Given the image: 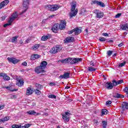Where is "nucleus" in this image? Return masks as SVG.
Returning a JSON list of instances; mask_svg holds the SVG:
<instances>
[{"label":"nucleus","instance_id":"1","mask_svg":"<svg viewBox=\"0 0 128 128\" xmlns=\"http://www.w3.org/2000/svg\"><path fill=\"white\" fill-rule=\"evenodd\" d=\"M46 8L50 10V12H55V10H58V8H60V5L58 4H54V5H50L47 4L45 6Z\"/></svg>","mask_w":128,"mask_h":128},{"label":"nucleus","instance_id":"2","mask_svg":"<svg viewBox=\"0 0 128 128\" xmlns=\"http://www.w3.org/2000/svg\"><path fill=\"white\" fill-rule=\"evenodd\" d=\"M62 49V46L60 45H57L55 46H54L50 50V54H58V52H60L61 51V50Z\"/></svg>","mask_w":128,"mask_h":128},{"label":"nucleus","instance_id":"3","mask_svg":"<svg viewBox=\"0 0 128 128\" xmlns=\"http://www.w3.org/2000/svg\"><path fill=\"white\" fill-rule=\"evenodd\" d=\"M82 62V58H70V64H78Z\"/></svg>","mask_w":128,"mask_h":128},{"label":"nucleus","instance_id":"4","mask_svg":"<svg viewBox=\"0 0 128 128\" xmlns=\"http://www.w3.org/2000/svg\"><path fill=\"white\" fill-rule=\"evenodd\" d=\"M30 4V0H24L23 1V6L24 8H26L24 10L22 11L21 13H20V14H25L26 12L28 10V4Z\"/></svg>","mask_w":128,"mask_h":128},{"label":"nucleus","instance_id":"5","mask_svg":"<svg viewBox=\"0 0 128 128\" xmlns=\"http://www.w3.org/2000/svg\"><path fill=\"white\" fill-rule=\"evenodd\" d=\"M70 113L68 112H66L64 114H62V118L65 122H70Z\"/></svg>","mask_w":128,"mask_h":128},{"label":"nucleus","instance_id":"6","mask_svg":"<svg viewBox=\"0 0 128 128\" xmlns=\"http://www.w3.org/2000/svg\"><path fill=\"white\" fill-rule=\"evenodd\" d=\"M35 72L36 74H44L46 72V70L44 68H42L40 66H37L35 68Z\"/></svg>","mask_w":128,"mask_h":128},{"label":"nucleus","instance_id":"7","mask_svg":"<svg viewBox=\"0 0 128 128\" xmlns=\"http://www.w3.org/2000/svg\"><path fill=\"white\" fill-rule=\"evenodd\" d=\"M70 73L68 72H65L63 75H60L59 78H61V80H68V78H70Z\"/></svg>","mask_w":128,"mask_h":128},{"label":"nucleus","instance_id":"8","mask_svg":"<svg viewBox=\"0 0 128 128\" xmlns=\"http://www.w3.org/2000/svg\"><path fill=\"white\" fill-rule=\"evenodd\" d=\"M7 60L9 62H12L14 64H18L20 62V60L16 59V58L12 57V58H8Z\"/></svg>","mask_w":128,"mask_h":128},{"label":"nucleus","instance_id":"9","mask_svg":"<svg viewBox=\"0 0 128 128\" xmlns=\"http://www.w3.org/2000/svg\"><path fill=\"white\" fill-rule=\"evenodd\" d=\"M92 4H97V6H102V8H104L106 6L104 3L96 0H93Z\"/></svg>","mask_w":128,"mask_h":128},{"label":"nucleus","instance_id":"10","mask_svg":"<svg viewBox=\"0 0 128 128\" xmlns=\"http://www.w3.org/2000/svg\"><path fill=\"white\" fill-rule=\"evenodd\" d=\"M58 24H55L52 27V30L53 32L56 34L58 32Z\"/></svg>","mask_w":128,"mask_h":128},{"label":"nucleus","instance_id":"11","mask_svg":"<svg viewBox=\"0 0 128 128\" xmlns=\"http://www.w3.org/2000/svg\"><path fill=\"white\" fill-rule=\"evenodd\" d=\"M74 41V37H68L64 40V42L66 44L72 42Z\"/></svg>","mask_w":128,"mask_h":128},{"label":"nucleus","instance_id":"12","mask_svg":"<svg viewBox=\"0 0 128 128\" xmlns=\"http://www.w3.org/2000/svg\"><path fill=\"white\" fill-rule=\"evenodd\" d=\"M50 38H52V35L50 34H48L46 36H43L41 38V40L43 42H46L48 40H50Z\"/></svg>","mask_w":128,"mask_h":128},{"label":"nucleus","instance_id":"13","mask_svg":"<svg viewBox=\"0 0 128 128\" xmlns=\"http://www.w3.org/2000/svg\"><path fill=\"white\" fill-rule=\"evenodd\" d=\"M105 86L107 90H112V88H114V85L112 83L108 82H106Z\"/></svg>","mask_w":128,"mask_h":128},{"label":"nucleus","instance_id":"14","mask_svg":"<svg viewBox=\"0 0 128 128\" xmlns=\"http://www.w3.org/2000/svg\"><path fill=\"white\" fill-rule=\"evenodd\" d=\"M27 114H30V116H40V113L36 112L34 110L28 111Z\"/></svg>","mask_w":128,"mask_h":128},{"label":"nucleus","instance_id":"15","mask_svg":"<svg viewBox=\"0 0 128 128\" xmlns=\"http://www.w3.org/2000/svg\"><path fill=\"white\" fill-rule=\"evenodd\" d=\"M70 58L58 60V62H62V64H70Z\"/></svg>","mask_w":128,"mask_h":128},{"label":"nucleus","instance_id":"16","mask_svg":"<svg viewBox=\"0 0 128 128\" xmlns=\"http://www.w3.org/2000/svg\"><path fill=\"white\" fill-rule=\"evenodd\" d=\"M40 58V55L38 54H34L30 56V60H38V58Z\"/></svg>","mask_w":128,"mask_h":128},{"label":"nucleus","instance_id":"17","mask_svg":"<svg viewBox=\"0 0 128 128\" xmlns=\"http://www.w3.org/2000/svg\"><path fill=\"white\" fill-rule=\"evenodd\" d=\"M70 4L72 6L71 12H74V10H76V2L73 1Z\"/></svg>","mask_w":128,"mask_h":128},{"label":"nucleus","instance_id":"18","mask_svg":"<svg viewBox=\"0 0 128 128\" xmlns=\"http://www.w3.org/2000/svg\"><path fill=\"white\" fill-rule=\"evenodd\" d=\"M8 2H10V0H5L3 1L0 4V8H4V6H7L8 4Z\"/></svg>","mask_w":128,"mask_h":128},{"label":"nucleus","instance_id":"19","mask_svg":"<svg viewBox=\"0 0 128 128\" xmlns=\"http://www.w3.org/2000/svg\"><path fill=\"white\" fill-rule=\"evenodd\" d=\"M113 98H124V96L119 94L118 93H114L113 94Z\"/></svg>","mask_w":128,"mask_h":128},{"label":"nucleus","instance_id":"20","mask_svg":"<svg viewBox=\"0 0 128 128\" xmlns=\"http://www.w3.org/2000/svg\"><path fill=\"white\" fill-rule=\"evenodd\" d=\"M122 110H128V102H122Z\"/></svg>","mask_w":128,"mask_h":128},{"label":"nucleus","instance_id":"21","mask_svg":"<svg viewBox=\"0 0 128 128\" xmlns=\"http://www.w3.org/2000/svg\"><path fill=\"white\" fill-rule=\"evenodd\" d=\"M74 34L78 36V34H80L82 32V30L80 29L78 27L74 28Z\"/></svg>","mask_w":128,"mask_h":128},{"label":"nucleus","instance_id":"22","mask_svg":"<svg viewBox=\"0 0 128 128\" xmlns=\"http://www.w3.org/2000/svg\"><path fill=\"white\" fill-rule=\"evenodd\" d=\"M46 66H48V62L46 61H42L40 63V66L44 70L46 68Z\"/></svg>","mask_w":128,"mask_h":128},{"label":"nucleus","instance_id":"23","mask_svg":"<svg viewBox=\"0 0 128 128\" xmlns=\"http://www.w3.org/2000/svg\"><path fill=\"white\" fill-rule=\"evenodd\" d=\"M33 92L34 91L32 90L30 88L28 87L26 91V96H30V94H32Z\"/></svg>","mask_w":128,"mask_h":128},{"label":"nucleus","instance_id":"24","mask_svg":"<svg viewBox=\"0 0 128 128\" xmlns=\"http://www.w3.org/2000/svg\"><path fill=\"white\" fill-rule=\"evenodd\" d=\"M96 12H98L96 14V18H102V16H104V13L102 12H98V10H96Z\"/></svg>","mask_w":128,"mask_h":128},{"label":"nucleus","instance_id":"25","mask_svg":"<svg viewBox=\"0 0 128 128\" xmlns=\"http://www.w3.org/2000/svg\"><path fill=\"white\" fill-rule=\"evenodd\" d=\"M24 80H18V82L16 83V86H24Z\"/></svg>","mask_w":128,"mask_h":128},{"label":"nucleus","instance_id":"26","mask_svg":"<svg viewBox=\"0 0 128 128\" xmlns=\"http://www.w3.org/2000/svg\"><path fill=\"white\" fill-rule=\"evenodd\" d=\"M121 28L123 30H128V24H122L121 26Z\"/></svg>","mask_w":128,"mask_h":128},{"label":"nucleus","instance_id":"27","mask_svg":"<svg viewBox=\"0 0 128 128\" xmlns=\"http://www.w3.org/2000/svg\"><path fill=\"white\" fill-rule=\"evenodd\" d=\"M36 90H42V88H44L42 86L39 84H36Z\"/></svg>","mask_w":128,"mask_h":128},{"label":"nucleus","instance_id":"28","mask_svg":"<svg viewBox=\"0 0 128 128\" xmlns=\"http://www.w3.org/2000/svg\"><path fill=\"white\" fill-rule=\"evenodd\" d=\"M108 111L106 109H104L102 110V116H104V114H108Z\"/></svg>","mask_w":128,"mask_h":128},{"label":"nucleus","instance_id":"29","mask_svg":"<svg viewBox=\"0 0 128 128\" xmlns=\"http://www.w3.org/2000/svg\"><path fill=\"white\" fill-rule=\"evenodd\" d=\"M58 26L59 28V30H64L66 28V26L64 25H62V24H58Z\"/></svg>","mask_w":128,"mask_h":128},{"label":"nucleus","instance_id":"30","mask_svg":"<svg viewBox=\"0 0 128 128\" xmlns=\"http://www.w3.org/2000/svg\"><path fill=\"white\" fill-rule=\"evenodd\" d=\"M78 14V11L76 10L73 13H70V18H72V16H76Z\"/></svg>","mask_w":128,"mask_h":128},{"label":"nucleus","instance_id":"31","mask_svg":"<svg viewBox=\"0 0 128 128\" xmlns=\"http://www.w3.org/2000/svg\"><path fill=\"white\" fill-rule=\"evenodd\" d=\"M96 68H92V66H90L88 68V72H96Z\"/></svg>","mask_w":128,"mask_h":128},{"label":"nucleus","instance_id":"32","mask_svg":"<svg viewBox=\"0 0 128 128\" xmlns=\"http://www.w3.org/2000/svg\"><path fill=\"white\" fill-rule=\"evenodd\" d=\"M102 128H106V126H108V122L106 121H102Z\"/></svg>","mask_w":128,"mask_h":128},{"label":"nucleus","instance_id":"33","mask_svg":"<svg viewBox=\"0 0 128 128\" xmlns=\"http://www.w3.org/2000/svg\"><path fill=\"white\" fill-rule=\"evenodd\" d=\"M112 84H113V86H118V81H116V80H114L112 81Z\"/></svg>","mask_w":128,"mask_h":128},{"label":"nucleus","instance_id":"34","mask_svg":"<svg viewBox=\"0 0 128 128\" xmlns=\"http://www.w3.org/2000/svg\"><path fill=\"white\" fill-rule=\"evenodd\" d=\"M18 36L13 37L12 40V42H18Z\"/></svg>","mask_w":128,"mask_h":128},{"label":"nucleus","instance_id":"35","mask_svg":"<svg viewBox=\"0 0 128 128\" xmlns=\"http://www.w3.org/2000/svg\"><path fill=\"white\" fill-rule=\"evenodd\" d=\"M38 48H40V44H36L34 46H32V50H38Z\"/></svg>","mask_w":128,"mask_h":128},{"label":"nucleus","instance_id":"36","mask_svg":"<svg viewBox=\"0 0 128 128\" xmlns=\"http://www.w3.org/2000/svg\"><path fill=\"white\" fill-rule=\"evenodd\" d=\"M40 90L36 89L34 90V92L36 93V94H37L38 96H40V94H42V92L40 90Z\"/></svg>","mask_w":128,"mask_h":128},{"label":"nucleus","instance_id":"37","mask_svg":"<svg viewBox=\"0 0 128 128\" xmlns=\"http://www.w3.org/2000/svg\"><path fill=\"white\" fill-rule=\"evenodd\" d=\"M3 78L4 80H10V76H8L6 74L4 75Z\"/></svg>","mask_w":128,"mask_h":128},{"label":"nucleus","instance_id":"38","mask_svg":"<svg viewBox=\"0 0 128 128\" xmlns=\"http://www.w3.org/2000/svg\"><path fill=\"white\" fill-rule=\"evenodd\" d=\"M11 18H13L14 20H16V18H18V14L16 12L13 14L12 15Z\"/></svg>","mask_w":128,"mask_h":128},{"label":"nucleus","instance_id":"39","mask_svg":"<svg viewBox=\"0 0 128 128\" xmlns=\"http://www.w3.org/2000/svg\"><path fill=\"white\" fill-rule=\"evenodd\" d=\"M126 62H124L122 63H120L119 64L118 66L119 68H122V66H126Z\"/></svg>","mask_w":128,"mask_h":128},{"label":"nucleus","instance_id":"40","mask_svg":"<svg viewBox=\"0 0 128 128\" xmlns=\"http://www.w3.org/2000/svg\"><path fill=\"white\" fill-rule=\"evenodd\" d=\"M12 128H20V125H18L16 124H13L12 126Z\"/></svg>","mask_w":128,"mask_h":128},{"label":"nucleus","instance_id":"41","mask_svg":"<svg viewBox=\"0 0 128 128\" xmlns=\"http://www.w3.org/2000/svg\"><path fill=\"white\" fill-rule=\"evenodd\" d=\"M3 120L4 122H8V120H10V116H5L3 118Z\"/></svg>","mask_w":128,"mask_h":128},{"label":"nucleus","instance_id":"42","mask_svg":"<svg viewBox=\"0 0 128 128\" xmlns=\"http://www.w3.org/2000/svg\"><path fill=\"white\" fill-rule=\"evenodd\" d=\"M99 40L100 42H106V38H104V37H100L99 38Z\"/></svg>","mask_w":128,"mask_h":128},{"label":"nucleus","instance_id":"43","mask_svg":"<svg viewBox=\"0 0 128 128\" xmlns=\"http://www.w3.org/2000/svg\"><path fill=\"white\" fill-rule=\"evenodd\" d=\"M48 98H56V96L54 95V94H51L48 96Z\"/></svg>","mask_w":128,"mask_h":128},{"label":"nucleus","instance_id":"44","mask_svg":"<svg viewBox=\"0 0 128 128\" xmlns=\"http://www.w3.org/2000/svg\"><path fill=\"white\" fill-rule=\"evenodd\" d=\"M108 56H110L112 54V50H108L107 52Z\"/></svg>","mask_w":128,"mask_h":128},{"label":"nucleus","instance_id":"45","mask_svg":"<svg viewBox=\"0 0 128 128\" xmlns=\"http://www.w3.org/2000/svg\"><path fill=\"white\" fill-rule=\"evenodd\" d=\"M124 91L126 92L127 94V97L128 98V87H126L124 88Z\"/></svg>","mask_w":128,"mask_h":128},{"label":"nucleus","instance_id":"46","mask_svg":"<svg viewBox=\"0 0 128 128\" xmlns=\"http://www.w3.org/2000/svg\"><path fill=\"white\" fill-rule=\"evenodd\" d=\"M118 84H123L124 82V80H118L117 81Z\"/></svg>","mask_w":128,"mask_h":128},{"label":"nucleus","instance_id":"47","mask_svg":"<svg viewBox=\"0 0 128 128\" xmlns=\"http://www.w3.org/2000/svg\"><path fill=\"white\" fill-rule=\"evenodd\" d=\"M120 16H122V14L118 13L116 15L115 18H120Z\"/></svg>","mask_w":128,"mask_h":128},{"label":"nucleus","instance_id":"48","mask_svg":"<svg viewBox=\"0 0 128 128\" xmlns=\"http://www.w3.org/2000/svg\"><path fill=\"white\" fill-rule=\"evenodd\" d=\"M12 26L11 23H8V24H4V28H6V26Z\"/></svg>","mask_w":128,"mask_h":128},{"label":"nucleus","instance_id":"49","mask_svg":"<svg viewBox=\"0 0 128 128\" xmlns=\"http://www.w3.org/2000/svg\"><path fill=\"white\" fill-rule=\"evenodd\" d=\"M14 19L12 18V17L10 18V19L8 20L9 24H12V22H14Z\"/></svg>","mask_w":128,"mask_h":128},{"label":"nucleus","instance_id":"50","mask_svg":"<svg viewBox=\"0 0 128 128\" xmlns=\"http://www.w3.org/2000/svg\"><path fill=\"white\" fill-rule=\"evenodd\" d=\"M61 24H62V26H66V21H62Z\"/></svg>","mask_w":128,"mask_h":128},{"label":"nucleus","instance_id":"51","mask_svg":"<svg viewBox=\"0 0 128 128\" xmlns=\"http://www.w3.org/2000/svg\"><path fill=\"white\" fill-rule=\"evenodd\" d=\"M30 126H32V124H26L24 126L25 127V128H30Z\"/></svg>","mask_w":128,"mask_h":128},{"label":"nucleus","instance_id":"52","mask_svg":"<svg viewBox=\"0 0 128 128\" xmlns=\"http://www.w3.org/2000/svg\"><path fill=\"white\" fill-rule=\"evenodd\" d=\"M106 106H110V104H112V101L108 100L106 102Z\"/></svg>","mask_w":128,"mask_h":128},{"label":"nucleus","instance_id":"53","mask_svg":"<svg viewBox=\"0 0 128 128\" xmlns=\"http://www.w3.org/2000/svg\"><path fill=\"white\" fill-rule=\"evenodd\" d=\"M73 32H74V29L69 31L68 32V34H73Z\"/></svg>","mask_w":128,"mask_h":128},{"label":"nucleus","instance_id":"54","mask_svg":"<svg viewBox=\"0 0 128 128\" xmlns=\"http://www.w3.org/2000/svg\"><path fill=\"white\" fill-rule=\"evenodd\" d=\"M5 105L4 104H2L0 106V110H4V108Z\"/></svg>","mask_w":128,"mask_h":128},{"label":"nucleus","instance_id":"55","mask_svg":"<svg viewBox=\"0 0 128 128\" xmlns=\"http://www.w3.org/2000/svg\"><path fill=\"white\" fill-rule=\"evenodd\" d=\"M6 16H2L1 17V20H6Z\"/></svg>","mask_w":128,"mask_h":128},{"label":"nucleus","instance_id":"56","mask_svg":"<svg viewBox=\"0 0 128 128\" xmlns=\"http://www.w3.org/2000/svg\"><path fill=\"white\" fill-rule=\"evenodd\" d=\"M22 66H28V63L26 62H24L22 63Z\"/></svg>","mask_w":128,"mask_h":128},{"label":"nucleus","instance_id":"57","mask_svg":"<svg viewBox=\"0 0 128 128\" xmlns=\"http://www.w3.org/2000/svg\"><path fill=\"white\" fill-rule=\"evenodd\" d=\"M50 86H56V83L54 82H50V84H49Z\"/></svg>","mask_w":128,"mask_h":128},{"label":"nucleus","instance_id":"58","mask_svg":"<svg viewBox=\"0 0 128 128\" xmlns=\"http://www.w3.org/2000/svg\"><path fill=\"white\" fill-rule=\"evenodd\" d=\"M122 46H124V43L122 42V43L118 45V46L119 48H120V47Z\"/></svg>","mask_w":128,"mask_h":128},{"label":"nucleus","instance_id":"59","mask_svg":"<svg viewBox=\"0 0 128 128\" xmlns=\"http://www.w3.org/2000/svg\"><path fill=\"white\" fill-rule=\"evenodd\" d=\"M103 34L104 36H108V34L107 33H104Z\"/></svg>","mask_w":128,"mask_h":128},{"label":"nucleus","instance_id":"60","mask_svg":"<svg viewBox=\"0 0 128 128\" xmlns=\"http://www.w3.org/2000/svg\"><path fill=\"white\" fill-rule=\"evenodd\" d=\"M0 122H4V120L3 118L2 119H0Z\"/></svg>","mask_w":128,"mask_h":128},{"label":"nucleus","instance_id":"61","mask_svg":"<svg viewBox=\"0 0 128 128\" xmlns=\"http://www.w3.org/2000/svg\"><path fill=\"white\" fill-rule=\"evenodd\" d=\"M4 76V74L3 73H0V76Z\"/></svg>","mask_w":128,"mask_h":128},{"label":"nucleus","instance_id":"62","mask_svg":"<svg viewBox=\"0 0 128 128\" xmlns=\"http://www.w3.org/2000/svg\"><path fill=\"white\" fill-rule=\"evenodd\" d=\"M70 88V86H67L65 87V90H68V88Z\"/></svg>","mask_w":128,"mask_h":128},{"label":"nucleus","instance_id":"63","mask_svg":"<svg viewBox=\"0 0 128 128\" xmlns=\"http://www.w3.org/2000/svg\"><path fill=\"white\" fill-rule=\"evenodd\" d=\"M43 116H48V114L44 113V114H43Z\"/></svg>","mask_w":128,"mask_h":128},{"label":"nucleus","instance_id":"64","mask_svg":"<svg viewBox=\"0 0 128 128\" xmlns=\"http://www.w3.org/2000/svg\"><path fill=\"white\" fill-rule=\"evenodd\" d=\"M90 64H91V66H94V62H91Z\"/></svg>","mask_w":128,"mask_h":128}]
</instances>
